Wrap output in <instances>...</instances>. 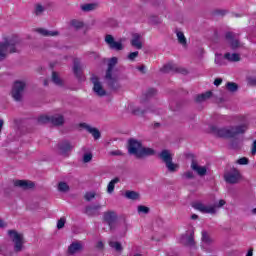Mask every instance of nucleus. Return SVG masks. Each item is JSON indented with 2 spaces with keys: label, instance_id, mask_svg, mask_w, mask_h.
<instances>
[{
  "label": "nucleus",
  "instance_id": "nucleus-48",
  "mask_svg": "<svg viewBox=\"0 0 256 256\" xmlns=\"http://www.w3.org/2000/svg\"><path fill=\"white\" fill-rule=\"evenodd\" d=\"M183 179H195V174L192 171H187L182 174Z\"/></svg>",
  "mask_w": 256,
  "mask_h": 256
},
{
  "label": "nucleus",
  "instance_id": "nucleus-11",
  "mask_svg": "<svg viewBox=\"0 0 256 256\" xmlns=\"http://www.w3.org/2000/svg\"><path fill=\"white\" fill-rule=\"evenodd\" d=\"M187 157H190V159H192V162H191L192 171L197 172V175H199L200 177H205V175H207V167L199 166V164L197 163V160H195V155L188 154Z\"/></svg>",
  "mask_w": 256,
  "mask_h": 256
},
{
  "label": "nucleus",
  "instance_id": "nucleus-6",
  "mask_svg": "<svg viewBox=\"0 0 256 256\" xmlns=\"http://www.w3.org/2000/svg\"><path fill=\"white\" fill-rule=\"evenodd\" d=\"M27 84L24 81H16L12 87L11 96L14 101H23V93Z\"/></svg>",
  "mask_w": 256,
  "mask_h": 256
},
{
  "label": "nucleus",
  "instance_id": "nucleus-24",
  "mask_svg": "<svg viewBox=\"0 0 256 256\" xmlns=\"http://www.w3.org/2000/svg\"><path fill=\"white\" fill-rule=\"evenodd\" d=\"M131 45L132 47H135V49H143V43L141 42V34L135 33L132 35Z\"/></svg>",
  "mask_w": 256,
  "mask_h": 256
},
{
  "label": "nucleus",
  "instance_id": "nucleus-40",
  "mask_svg": "<svg viewBox=\"0 0 256 256\" xmlns=\"http://www.w3.org/2000/svg\"><path fill=\"white\" fill-rule=\"evenodd\" d=\"M58 191H60V193H67L69 191V184H67V182H59Z\"/></svg>",
  "mask_w": 256,
  "mask_h": 256
},
{
  "label": "nucleus",
  "instance_id": "nucleus-21",
  "mask_svg": "<svg viewBox=\"0 0 256 256\" xmlns=\"http://www.w3.org/2000/svg\"><path fill=\"white\" fill-rule=\"evenodd\" d=\"M180 242L185 247H195V237L193 236V232L189 234H185L181 237Z\"/></svg>",
  "mask_w": 256,
  "mask_h": 256
},
{
  "label": "nucleus",
  "instance_id": "nucleus-7",
  "mask_svg": "<svg viewBox=\"0 0 256 256\" xmlns=\"http://www.w3.org/2000/svg\"><path fill=\"white\" fill-rule=\"evenodd\" d=\"M8 235L12 237V241L14 243V251L16 253L23 251V234H19L15 230H9Z\"/></svg>",
  "mask_w": 256,
  "mask_h": 256
},
{
  "label": "nucleus",
  "instance_id": "nucleus-9",
  "mask_svg": "<svg viewBox=\"0 0 256 256\" xmlns=\"http://www.w3.org/2000/svg\"><path fill=\"white\" fill-rule=\"evenodd\" d=\"M73 145H71V142L68 140H63L57 144V150L59 155H62L63 157H69L71 154V151H73Z\"/></svg>",
  "mask_w": 256,
  "mask_h": 256
},
{
  "label": "nucleus",
  "instance_id": "nucleus-62",
  "mask_svg": "<svg viewBox=\"0 0 256 256\" xmlns=\"http://www.w3.org/2000/svg\"><path fill=\"white\" fill-rule=\"evenodd\" d=\"M191 219H193V220L199 219V216H198L197 214H193V215L191 216Z\"/></svg>",
  "mask_w": 256,
  "mask_h": 256
},
{
  "label": "nucleus",
  "instance_id": "nucleus-63",
  "mask_svg": "<svg viewBox=\"0 0 256 256\" xmlns=\"http://www.w3.org/2000/svg\"><path fill=\"white\" fill-rule=\"evenodd\" d=\"M5 227V223L0 219V229H3Z\"/></svg>",
  "mask_w": 256,
  "mask_h": 256
},
{
  "label": "nucleus",
  "instance_id": "nucleus-51",
  "mask_svg": "<svg viewBox=\"0 0 256 256\" xmlns=\"http://www.w3.org/2000/svg\"><path fill=\"white\" fill-rule=\"evenodd\" d=\"M238 165H249V159L247 157H242L237 160Z\"/></svg>",
  "mask_w": 256,
  "mask_h": 256
},
{
  "label": "nucleus",
  "instance_id": "nucleus-20",
  "mask_svg": "<svg viewBox=\"0 0 256 256\" xmlns=\"http://www.w3.org/2000/svg\"><path fill=\"white\" fill-rule=\"evenodd\" d=\"M14 187H19L20 189L27 191L29 189H33V187H35V183L29 180H15Z\"/></svg>",
  "mask_w": 256,
  "mask_h": 256
},
{
  "label": "nucleus",
  "instance_id": "nucleus-60",
  "mask_svg": "<svg viewBox=\"0 0 256 256\" xmlns=\"http://www.w3.org/2000/svg\"><path fill=\"white\" fill-rule=\"evenodd\" d=\"M0 255H7V254H5V250L3 249V247H0Z\"/></svg>",
  "mask_w": 256,
  "mask_h": 256
},
{
  "label": "nucleus",
  "instance_id": "nucleus-37",
  "mask_svg": "<svg viewBox=\"0 0 256 256\" xmlns=\"http://www.w3.org/2000/svg\"><path fill=\"white\" fill-rule=\"evenodd\" d=\"M109 246L112 249H115L117 253H121L123 251V246L121 245V242L110 241Z\"/></svg>",
  "mask_w": 256,
  "mask_h": 256
},
{
  "label": "nucleus",
  "instance_id": "nucleus-10",
  "mask_svg": "<svg viewBox=\"0 0 256 256\" xmlns=\"http://www.w3.org/2000/svg\"><path fill=\"white\" fill-rule=\"evenodd\" d=\"M91 82L93 83V91L98 97H105L107 91L103 89V84L99 81V77L92 75Z\"/></svg>",
  "mask_w": 256,
  "mask_h": 256
},
{
  "label": "nucleus",
  "instance_id": "nucleus-56",
  "mask_svg": "<svg viewBox=\"0 0 256 256\" xmlns=\"http://www.w3.org/2000/svg\"><path fill=\"white\" fill-rule=\"evenodd\" d=\"M251 153L252 155H256V140L252 143Z\"/></svg>",
  "mask_w": 256,
  "mask_h": 256
},
{
  "label": "nucleus",
  "instance_id": "nucleus-34",
  "mask_svg": "<svg viewBox=\"0 0 256 256\" xmlns=\"http://www.w3.org/2000/svg\"><path fill=\"white\" fill-rule=\"evenodd\" d=\"M52 82L58 87H63V80L61 79V77H59V74L57 72H52Z\"/></svg>",
  "mask_w": 256,
  "mask_h": 256
},
{
  "label": "nucleus",
  "instance_id": "nucleus-47",
  "mask_svg": "<svg viewBox=\"0 0 256 256\" xmlns=\"http://www.w3.org/2000/svg\"><path fill=\"white\" fill-rule=\"evenodd\" d=\"M71 25H72V27H75V29L83 28V22H81L79 20H72Z\"/></svg>",
  "mask_w": 256,
  "mask_h": 256
},
{
  "label": "nucleus",
  "instance_id": "nucleus-29",
  "mask_svg": "<svg viewBox=\"0 0 256 256\" xmlns=\"http://www.w3.org/2000/svg\"><path fill=\"white\" fill-rule=\"evenodd\" d=\"M155 95H157V89L149 88L144 94V99L142 100V102L145 103V101H149V99H153Z\"/></svg>",
  "mask_w": 256,
  "mask_h": 256
},
{
  "label": "nucleus",
  "instance_id": "nucleus-12",
  "mask_svg": "<svg viewBox=\"0 0 256 256\" xmlns=\"http://www.w3.org/2000/svg\"><path fill=\"white\" fill-rule=\"evenodd\" d=\"M105 43L113 51H123V43L115 41V37L111 34L105 36Z\"/></svg>",
  "mask_w": 256,
  "mask_h": 256
},
{
  "label": "nucleus",
  "instance_id": "nucleus-38",
  "mask_svg": "<svg viewBox=\"0 0 256 256\" xmlns=\"http://www.w3.org/2000/svg\"><path fill=\"white\" fill-rule=\"evenodd\" d=\"M176 35L180 45H183V47H185V45H187V38H185V34H183V32L181 31H178L176 32Z\"/></svg>",
  "mask_w": 256,
  "mask_h": 256
},
{
  "label": "nucleus",
  "instance_id": "nucleus-53",
  "mask_svg": "<svg viewBox=\"0 0 256 256\" xmlns=\"http://www.w3.org/2000/svg\"><path fill=\"white\" fill-rule=\"evenodd\" d=\"M110 155H113L114 157H119L123 155V152H121V150H116V151L110 152Z\"/></svg>",
  "mask_w": 256,
  "mask_h": 256
},
{
  "label": "nucleus",
  "instance_id": "nucleus-18",
  "mask_svg": "<svg viewBox=\"0 0 256 256\" xmlns=\"http://www.w3.org/2000/svg\"><path fill=\"white\" fill-rule=\"evenodd\" d=\"M79 127L88 131V133H90L94 137V139H101V132L99 131V129L93 128L87 123H80Z\"/></svg>",
  "mask_w": 256,
  "mask_h": 256
},
{
  "label": "nucleus",
  "instance_id": "nucleus-31",
  "mask_svg": "<svg viewBox=\"0 0 256 256\" xmlns=\"http://www.w3.org/2000/svg\"><path fill=\"white\" fill-rule=\"evenodd\" d=\"M38 33L44 37H57V35H59V31H49L43 28L38 29Z\"/></svg>",
  "mask_w": 256,
  "mask_h": 256
},
{
  "label": "nucleus",
  "instance_id": "nucleus-30",
  "mask_svg": "<svg viewBox=\"0 0 256 256\" xmlns=\"http://www.w3.org/2000/svg\"><path fill=\"white\" fill-rule=\"evenodd\" d=\"M149 111L153 110H151V108L142 109L141 107H135L134 109H132V115H136L139 117L145 115V113H149Z\"/></svg>",
  "mask_w": 256,
  "mask_h": 256
},
{
  "label": "nucleus",
  "instance_id": "nucleus-32",
  "mask_svg": "<svg viewBox=\"0 0 256 256\" xmlns=\"http://www.w3.org/2000/svg\"><path fill=\"white\" fill-rule=\"evenodd\" d=\"M97 7H98L97 3H88V4L81 5V9L82 11H84V13H89V11H95Z\"/></svg>",
  "mask_w": 256,
  "mask_h": 256
},
{
  "label": "nucleus",
  "instance_id": "nucleus-43",
  "mask_svg": "<svg viewBox=\"0 0 256 256\" xmlns=\"http://www.w3.org/2000/svg\"><path fill=\"white\" fill-rule=\"evenodd\" d=\"M96 196H97V193L95 192H86L84 195V199L85 201L90 203V201H93V199H95Z\"/></svg>",
  "mask_w": 256,
  "mask_h": 256
},
{
  "label": "nucleus",
  "instance_id": "nucleus-55",
  "mask_svg": "<svg viewBox=\"0 0 256 256\" xmlns=\"http://www.w3.org/2000/svg\"><path fill=\"white\" fill-rule=\"evenodd\" d=\"M137 69H138V71H141V73L143 75H145V73H147V71H145V69H146L145 65H141Z\"/></svg>",
  "mask_w": 256,
  "mask_h": 256
},
{
  "label": "nucleus",
  "instance_id": "nucleus-58",
  "mask_svg": "<svg viewBox=\"0 0 256 256\" xmlns=\"http://www.w3.org/2000/svg\"><path fill=\"white\" fill-rule=\"evenodd\" d=\"M3 125H5V121H3V119H0V134L1 131H3Z\"/></svg>",
  "mask_w": 256,
  "mask_h": 256
},
{
  "label": "nucleus",
  "instance_id": "nucleus-57",
  "mask_svg": "<svg viewBox=\"0 0 256 256\" xmlns=\"http://www.w3.org/2000/svg\"><path fill=\"white\" fill-rule=\"evenodd\" d=\"M96 247H97V249H103V247H104L103 242L99 241V242L97 243Z\"/></svg>",
  "mask_w": 256,
  "mask_h": 256
},
{
  "label": "nucleus",
  "instance_id": "nucleus-19",
  "mask_svg": "<svg viewBox=\"0 0 256 256\" xmlns=\"http://www.w3.org/2000/svg\"><path fill=\"white\" fill-rule=\"evenodd\" d=\"M202 248L205 249V251L207 253H212V249L211 248H205V245H211L213 243V238L209 235V233L205 230L202 231Z\"/></svg>",
  "mask_w": 256,
  "mask_h": 256
},
{
  "label": "nucleus",
  "instance_id": "nucleus-41",
  "mask_svg": "<svg viewBox=\"0 0 256 256\" xmlns=\"http://www.w3.org/2000/svg\"><path fill=\"white\" fill-rule=\"evenodd\" d=\"M45 6L41 5V4H36L35 6V10L34 13L35 15H37L38 17L43 15V13H45Z\"/></svg>",
  "mask_w": 256,
  "mask_h": 256
},
{
  "label": "nucleus",
  "instance_id": "nucleus-5",
  "mask_svg": "<svg viewBox=\"0 0 256 256\" xmlns=\"http://www.w3.org/2000/svg\"><path fill=\"white\" fill-rule=\"evenodd\" d=\"M225 203H226L225 200H219V203H215L214 206H207L201 202H197L193 204L192 207L197 211H200V213H210L211 215H215V213H217V210L215 209V207L219 209L223 207Z\"/></svg>",
  "mask_w": 256,
  "mask_h": 256
},
{
  "label": "nucleus",
  "instance_id": "nucleus-4",
  "mask_svg": "<svg viewBox=\"0 0 256 256\" xmlns=\"http://www.w3.org/2000/svg\"><path fill=\"white\" fill-rule=\"evenodd\" d=\"M159 159L162 163H165L169 173H175L179 169V164L173 163V154L170 150L164 149L158 154Z\"/></svg>",
  "mask_w": 256,
  "mask_h": 256
},
{
  "label": "nucleus",
  "instance_id": "nucleus-35",
  "mask_svg": "<svg viewBox=\"0 0 256 256\" xmlns=\"http://www.w3.org/2000/svg\"><path fill=\"white\" fill-rule=\"evenodd\" d=\"M120 179L118 177L111 180L107 186V193L111 194L115 191V184L119 183Z\"/></svg>",
  "mask_w": 256,
  "mask_h": 256
},
{
  "label": "nucleus",
  "instance_id": "nucleus-23",
  "mask_svg": "<svg viewBox=\"0 0 256 256\" xmlns=\"http://www.w3.org/2000/svg\"><path fill=\"white\" fill-rule=\"evenodd\" d=\"M79 251H83V244L79 242H73L68 247L69 255H75V253H79Z\"/></svg>",
  "mask_w": 256,
  "mask_h": 256
},
{
  "label": "nucleus",
  "instance_id": "nucleus-16",
  "mask_svg": "<svg viewBox=\"0 0 256 256\" xmlns=\"http://www.w3.org/2000/svg\"><path fill=\"white\" fill-rule=\"evenodd\" d=\"M73 73L78 81H85V77L83 76V69L81 68V61H79L77 58L74 59Z\"/></svg>",
  "mask_w": 256,
  "mask_h": 256
},
{
  "label": "nucleus",
  "instance_id": "nucleus-36",
  "mask_svg": "<svg viewBox=\"0 0 256 256\" xmlns=\"http://www.w3.org/2000/svg\"><path fill=\"white\" fill-rule=\"evenodd\" d=\"M126 199H131L132 201H137L139 199V193L135 191L128 190L125 192Z\"/></svg>",
  "mask_w": 256,
  "mask_h": 256
},
{
  "label": "nucleus",
  "instance_id": "nucleus-27",
  "mask_svg": "<svg viewBox=\"0 0 256 256\" xmlns=\"http://www.w3.org/2000/svg\"><path fill=\"white\" fill-rule=\"evenodd\" d=\"M106 79L108 81V87H110V89H113V91H117V89H119V82L116 78H113L112 74H110V77L106 76Z\"/></svg>",
  "mask_w": 256,
  "mask_h": 256
},
{
  "label": "nucleus",
  "instance_id": "nucleus-15",
  "mask_svg": "<svg viewBox=\"0 0 256 256\" xmlns=\"http://www.w3.org/2000/svg\"><path fill=\"white\" fill-rule=\"evenodd\" d=\"M100 209H101V204L88 205L85 207L84 213L88 217H98V215H101V212H99Z\"/></svg>",
  "mask_w": 256,
  "mask_h": 256
},
{
  "label": "nucleus",
  "instance_id": "nucleus-2",
  "mask_svg": "<svg viewBox=\"0 0 256 256\" xmlns=\"http://www.w3.org/2000/svg\"><path fill=\"white\" fill-rule=\"evenodd\" d=\"M127 150L129 155H133L137 159H145L156 155L155 149L143 146V142L135 138L128 139Z\"/></svg>",
  "mask_w": 256,
  "mask_h": 256
},
{
  "label": "nucleus",
  "instance_id": "nucleus-54",
  "mask_svg": "<svg viewBox=\"0 0 256 256\" xmlns=\"http://www.w3.org/2000/svg\"><path fill=\"white\" fill-rule=\"evenodd\" d=\"M221 83H223V79H221V78H216V79L214 80V85H215L216 87H219V85H221Z\"/></svg>",
  "mask_w": 256,
  "mask_h": 256
},
{
  "label": "nucleus",
  "instance_id": "nucleus-25",
  "mask_svg": "<svg viewBox=\"0 0 256 256\" xmlns=\"http://www.w3.org/2000/svg\"><path fill=\"white\" fill-rule=\"evenodd\" d=\"M117 63H118L117 57H112L108 61V68H107V71H106V77H111V74L113 73V68L115 67V65H117Z\"/></svg>",
  "mask_w": 256,
  "mask_h": 256
},
{
  "label": "nucleus",
  "instance_id": "nucleus-49",
  "mask_svg": "<svg viewBox=\"0 0 256 256\" xmlns=\"http://www.w3.org/2000/svg\"><path fill=\"white\" fill-rule=\"evenodd\" d=\"M230 147L231 149H241V143H239V140H232Z\"/></svg>",
  "mask_w": 256,
  "mask_h": 256
},
{
  "label": "nucleus",
  "instance_id": "nucleus-39",
  "mask_svg": "<svg viewBox=\"0 0 256 256\" xmlns=\"http://www.w3.org/2000/svg\"><path fill=\"white\" fill-rule=\"evenodd\" d=\"M214 62L219 66L225 65V56L223 57V54L216 53Z\"/></svg>",
  "mask_w": 256,
  "mask_h": 256
},
{
  "label": "nucleus",
  "instance_id": "nucleus-13",
  "mask_svg": "<svg viewBox=\"0 0 256 256\" xmlns=\"http://www.w3.org/2000/svg\"><path fill=\"white\" fill-rule=\"evenodd\" d=\"M225 39L228 41L232 51H237V49H241V47H243V44H241L239 39H235V33L233 32H226Z\"/></svg>",
  "mask_w": 256,
  "mask_h": 256
},
{
  "label": "nucleus",
  "instance_id": "nucleus-3",
  "mask_svg": "<svg viewBox=\"0 0 256 256\" xmlns=\"http://www.w3.org/2000/svg\"><path fill=\"white\" fill-rule=\"evenodd\" d=\"M247 129V124L230 126L229 128H219L217 126L210 127L211 133L222 139H235L237 135H245Z\"/></svg>",
  "mask_w": 256,
  "mask_h": 256
},
{
  "label": "nucleus",
  "instance_id": "nucleus-22",
  "mask_svg": "<svg viewBox=\"0 0 256 256\" xmlns=\"http://www.w3.org/2000/svg\"><path fill=\"white\" fill-rule=\"evenodd\" d=\"M50 123L54 125V127H61V125L65 124V117L61 114L50 116Z\"/></svg>",
  "mask_w": 256,
  "mask_h": 256
},
{
  "label": "nucleus",
  "instance_id": "nucleus-52",
  "mask_svg": "<svg viewBox=\"0 0 256 256\" xmlns=\"http://www.w3.org/2000/svg\"><path fill=\"white\" fill-rule=\"evenodd\" d=\"M248 85L251 87H256V78L255 77H248L247 78Z\"/></svg>",
  "mask_w": 256,
  "mask_h": 256
},
{
  "label": "nucleus",
  "instance_id": "nucleus-44",
  "mask_svg": "<svg viewBox=\"0 0 256 256\" xmlns=\"http://www.w3.org/2000/svg\"><path fill=\"white\" fill-rule=\"evenodd\" d=\"M83 163H91L93 161V154L92 153H85L82 158Z\"/></svg>",
  "mask_w": 256,
  "mask_h": 256
},
{
  "label": "nucleus",
  "instance_id": "nucleus-17",
  "mask_svg": "<svg viewBox=\"0 0 256 256\" xmlns=\"http://www.w3.org/2000/svg\"><path fill=\"white\" fill-rule=\"evenodd\" d=\"M161 73H171V71H176V73H181L182 75H187V69L177 68L173 64H166L160 68Z\"/></svg>",
  "mask_w": 256,
  "mask_h": 256
},
{
  "label": "nucleus",
  "instance_id": "nucleus-1",
  "mask_svg": "<svg viewBox=\"0 0 256 256\" xmlns=\"http://www.w3.org/2000/svg\"><path fill=\"white\" fill-rule=\"evenodd\" d=\"M25 44L23 39L17 35H12L5 37L3 42H0V62L5 61L8 55H13V53H21L23 51Z\"/></svg>",
  "mask_w": 256,
  "mask_h": 256
},
{
  "label": "nucleus",
  "instance_id": "nucleus-14",
  "mask_svg": "<svg viewBox=\"0 0 256 256\" xmlns=\"http://www.w3.org/2000/svg\"><path fill=\"white\" fill-rule=\"evenodd\" d=\"M226 183H230V185H235V183H239V179H241V172L239 170L234 169L232 172L226 174L225 176Z\"/></svg>",
  "mask_w": 256,
  "mask_h": 256
},
{
  "label": "nucleus",
  "instance_id": "nucleus-33",
  "mask_svg": "<svg viewBox=\"0 0 256 256\" xmlns=\"http://www.w3.org/2000/svg\"><path fill=\"white\" fill-rule=\"evenodd\" d=\"M226 89L229 93H237L239 91V84L235 82H227Z\"/></svg>",
  "mask_w": 256,
  "mask_h": 256
},
{
  "label": "nucleus",
  "instance_id": "nucleus-8",
  "mask_svg": "<svg viewBox=\"0 0 256 256\" xmlns=\"http://www.w3.org/2000/svg\"><path fill=\"white\" fill-rule=\"evenodd\" d=\"M117 219V212L113 210L106 211L103 214V221L108 224L110 231H114Z\"/></svg>",
  "mask_w": 256,
  "mask_h": 256
},
{
  "label": "nucleus",
  "instance_id": "nucleus-50",
  "mask_svg": "<svg viewBox=\"0 0 256 256\" xmlns=\"http://www.w3.org/2000/svg\"><path fill=\"white\" fill-rule=\"evenodd\" d=\"M137 57H139V51L131 52L128 54L127 59H129V61H135Z\"/></svg>",
  "mask_w": 256,
  "mask_h": 256
},
{
  "label": "nucleus",
  "instance_id": "nucleus-64",
  "mask_svg": "<svg viewBox=\"0 0 256 256\" xmlns=\"http://www.w3.org/2000/svg\"><path fill=\"white\" fill-rule=\"evenodd\" d=\"M154 127H155V129H157L158 127H161V123L156 122V123L154 124Z\"/></svg>",
  "mask_w": 256,
  "mask_h": 256
},
{
  "label": "nucleus",
  "instance_id": "nucleus-46",
  "mask_svg": "<svg viewBox=\"0 0 256 256\" xmlns=\"http://www.w3.org/2000/svg\"><path fill=\"white\" fill-rule=\"evenodd\" d=\"M65 223H67V219L65 217H61L57 222V229H63V227H65Z\"/></svg>",
  "mask_w": 256,
  "mask_h": 256
},
{
  "label": "nucleus",
  "instance_id": "nucleus-26",
  "mask_svg": "<svg viewBox=\"0 0 256 256\" xmlns=\"http://www.w3.org/2000/svg\"><path fill=\"white\" fill-rule=\"evenodd\" d=\"M213 97V92L212 91H207L205 93L199 94L196 96V103H203V101H207L208 99H211Z\"/></svg>",
  "mask_w": 256,
  "mask_h": 256
},
{
  "label": "nucleus",
  "instance_id": "nucleus-28",
  "mask_svg": "<svg viewBox=\"0 0 256 256\" xmlns=\"http://www.w3.org/2000/svg\"><path fill=\"white\" fill-rule=\"evenodd\" d=\"M224 59H227V61H230L231 63H237V61H241V56L237 53H229L227 52L224 54Z\"/></svg>",
  "mask_w": 256,
  "mask_h": 256
},
{
  "label": "nucleus",
  "instance_id": "nucleus-59",
  "mask_svg": "<svg viewBox=\"0 0 256 256\" xmlns=\"http://www.w3.org/2000/svg\"><path fill=\"white\" fill-rule=\"evenodd\" d=\"M246 256H253V248H250L246 254Z\"/></svg>",
  "mask_w": 256,
  "mask_h": 256
},
{
  "label": "nucleus",
  "instance_id": "nucleus-61",
  "mask_svg": "<svg viewBox=\"0 0 256 256\" xmlns=\"http://www.w3.org/2000/svg\"><path fill=\"white\" fill-rule=\"evenodd\" d=\"M218 13H219V15H225V13H227V11H225V10H219Z\"/></svg>",
  "mask_w": 256,
  "mask_h": 256
},
{
  "label": "nucleus",
  "instance_id": "nucleus-45",
  "mask_svg": "<svg viewBox=\"0 0 256 256\" xmlns=\"http://www.w3.org/2000/svg\"><path fill=\"white\" fill-rule=\"evenodd\" d=\"M149 211H151V209H149V207L147 206H144V205L138 206V213H143L144 215H148Z\"/></svg>",
  "mask_w": 256,
  "mask_h": 256
},
{
  "label": "nucleus",
  "instance_id": "nucleus-42",
  "mask_svg": "<svg viewBox=\"0 0 256 256\" xmlns=\"http://www.w3.org/2000/svg\"><path fill=\"white\" fill-rule=\"evenodd\" d=\"M38 123L40 125H45L47 123H51V116H45V115L39 116Z\"/></svg>",
  "mask_w": 256,
  "mask_h": 256
}]
</instances>
